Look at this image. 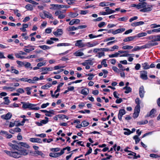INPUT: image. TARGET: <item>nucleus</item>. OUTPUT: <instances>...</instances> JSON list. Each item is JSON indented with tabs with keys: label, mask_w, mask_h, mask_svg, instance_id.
I'll return each instance as SVG.
<instances>
[{
	"label": "nucleus",
	"mask_w": 160,
	"mask_h": 160,
	"mask_svg": "<svg viewBox=\"0 0 160 160\" xmlns=\"http://www.w3.org/2000/svg\"><path fill=\"white\" fill-rule=\"evenodd\" d=\"M153 5L148 4L146 2H140L138 3V9L142 12H149L152 10Z\"/></svg>",
	"instance_id": "f257e3e1"
},
{
	"label": "nucleus",
	"mask_w": 160,
	"mask_h": 160,
	"mask_svg": "<svg viewBox=\"0 0 160 160\" xmlns=\"http://www.w3.org/2000/svg\"><path fill=\"white\" fill-rule=\"evenodd\" d=\"M16 158H18L21 157L22 155L26 156L28 154V152L26 149L22 148L18 150L17 151H15Z\"/></svg>",
	"instance_id": "f03ea898"
},
{
	"label": "nucleus",
	"mask_w": 160,
	"mask_h": 160,
	"mask_svg": "<svg viewBox=\"0 0 160 160\" xmlns=\"http://www.w3.org/2000/svg\"><path fill=\"white\" fill-rule=\"evenodd\" d=\"M158 43L154 41L153 39L149 41L146 44L144 45L145 48H149L158 45Z\"/></svg>",
	"instance_id": "7ed1b4c3"
},
{
	"label": "nucleus",
	"mask_w": 160,
	"mask_h": 160,
	"mask_svg": "<svg viewBox=\"0 0 160 160\" xmlns=\"http://www.w3.org/2000/svg\"><path fill=\"white\" fill-rule=\"evenodd\" d=\"M25 48H23L24 51L27 53H29L30 52L35 49V46L28 45L25 46Z\"/></svg>",
	"instance_id": "20e7f679"
},
{
	"label": "nucleus",
	"mask_w": 160,
	"mask_h": 160,
	"mask_svg": "<svg viewBox=\"0 0 160 160\" xmlns=\"http://www.w3.org/2000/svg\"><path fill=\"white\" fill-rule=\"evenodd\" d=\"M41 72H45L41 73L42 75H44L48 73L47 72L51 71L53 70V67H43L40 69Z\"/></svg>",
	"instance_id": "39448f33"
},
{
	"label": "nucleus",
	"mask_w": 160,
	"mask_h": 160,
	"mask_svg": "<svg viewBox=\"0 0 160 160\" xmlns=\"http://www.w3.org/2000/svg\"><path fill=\"white\" fill-rule=\"evenodd\" d=\"M51 6L52 7V8H50V9H56V8H68L69 7L67 5H58V4H51Z\"/></svg>",
	"instance_id": "423d86ee"
},
{
	"label": "nucleus",
	"mask_w": 160,
	"mask_h": 160,
	"mask_svg": "<svg viewBox=\"0 0 160 160\" xmlns=\"http://www.w3.org/2000/svg\"><path fill=\"white\" fill-rule=\"evenodd\" d=\"M98 44V43L97 41L92 42H88L85 43V47L87 48H91L95 47Z\"/></svg>",
	"instance_id": "0eeeda50"
},
{
	"label": "nucleus",
	"mask_w": 160,
	"mask_h": 160,
	"mask_svg": "<svg viewBox=\"0 0 160 160\" xmlns=\"http://www.w3.org/2000/svg\"><path fill=\"white\" fill-rule=\"evenodd\" d=\"M140 77L143 80H147L148 79L147 72L146 71H141L140 72Z\"/></svg>",
	"instance_id": "6e6552de"
},
{
	"label": "nucleus",
	"mask_w": 160,
	"mask_h": 160,
	"mask_svg": "<svg viewBox=\"0 0 160 160\" xmlns=\"http://www.w3.org/2000/svg\"><path fill=\"white\" fill-rule=\"evenodd\" d=\"M75 46L80 48H84L85 47V43L82 42L81 40H78L76 41Z\"/></svg>",
	"instance_id": "1a4fd4ad"
},
{
	"label": "nucleus",
	"mask_w": 160,
	"mask_h": 160,
	"mask_svg": "<svg viewBox=\"0 0 160 160\" xmlns=\"http://www.w3.org/2000/svg\"><path fill=\"white\" fill-rule=\"evenodd\" d=\"M45 119L41 120L40 122H36L35 123L39 126H42L43 124H45L48 122V118L45 117Z\"/></svg>",
	"instance_id": "9d476101"
},
{
	"label": "nucleus",
	"mask_w": 160,
	"mask_h": 160,
	"mask_svg": "<svg viewBox=\"0 0 160 160\" xmlns=\"http://www.w3.org/2000/svg\"><path fill=\"white\" fill-rule=\"evenodd\" d=\"M125 111L124 109H121L119 110L118 114V118L120 121H122V117L123 115L125 114Z\"/></svg>",
	"instance_id": "9b49d317"
},
{
	"label": "nucleus",
	"mask_w": 160,
	"mask_h": 160,
	"mask_svg": "<svg viewBox=\"0 0 160 160\" xmlns=\"http://www.w3.org/2000/svg\"><path fill=\"white\" fill-rule=\"evenodd\" d=\"M4 152L8 155L16 158L15 151H10L7 150H4Z\"/></svg>",
	"instance_id": "f8f14e48"
},
{
	"label": "nucleus",
	"mask_w": 160,
	"mask_h": 160,
	"mask_svg": "<svg viewBox=\"0 0 160 160\" xmlns=\"http://www.w3.org/2000/svg\"><path fill=\"white\" fill-rule=\"evenodd\" d=\"M145 92L143 87L141 86L140 87L139 89V95L141 98H142L144 97Z\"/></svg>",
	"instance_id": "ddd939ff"
},
{
	"label": "nucleus",
	"mask_w": 160,
	"mask_h": 160,
	"mask_svg": "<svg viewBox=\"0 0 160 160\" xmlns=\"http://www.w3.org/2000/svg\"><path fill=\"white\" fill-rule=\"evenodd\" d=\"M156 110L155 109H152L149 113H148L146 116L147 117H150L151 118H153L155 116V112Z\"/></svg>",
	"instance_id": "4468645a"
},
{
	"label": "nucleus",
	"mask_w": 160,
	"mask_h": 160,
	"mask_svg": "<svg viewBox=\"0 0 160 160\" xmlns=\"http://www.w3.org/2000/svg\"><path fill=\"white\" fill-rule=\"evenodd\" d=\"M12 116V114L10 112H8L6 115H2L1 116V117L2 119L5 120H9L10 119Z\"/></svg>",
	"instance_id": "2eb2a0df"
},
{
	"label": "nucleus",
	"mask_w": 160,
	"mask_h": 160,
	"mask_svg": "<svg viewBox=\"0 0 160 160\" xmlns=\"http://www.w3.org/2000/svg\"><path fill=\"white\" fill-rule=\"evenodd\" d=\"M137 37V36L128 37L124 39L123 41L124 42H130L133 40Z\"/></svg>",
	"instance_id": "dca6fc26"
},
{
	"label": "nucleus",
	"mask_w": 160,
	"mask_h": 160,
	"mask_svg": "<svg viewBox=\"0 0 160 160\" xmlns=\"http://www.w3.org/2000/svg\"><path fill=\"white\" fill-rule=\"evenodd\" d=\"M53 34L56 36H60L62 34V30L61 29H58L56 31L53 32Z\"/></svg>",
	"instance_id": "f3484780"
},
{
	"label": "nucleus",
	"mask_w": 160,
	"mask_h": 160,
	"mask_svg": "<svg viewBox=\"0 0 160 160\" xmlns=\"http://www.w3.org/2000/svg\"><path fill=\"white\" fill-rule=\"evenodd\" d=\"M43 14L45 16V18L46 17L48 18H51L52 20L54 19L52 17V14L46 11H43Z\"/></svg>",
	"instance_id": "a211bd4d"
},
{
	"label": "nucleus",
	"mask_w": 160,
	"mask_h": 160,
	"mask_svg": "<svg viewBox=\"0 0 160 160\" xmlns=\"http://www.w3.org/2000/svg\"><path fill=\"white\" fill-rule=\"evenodd\" d=\"M125 30V28H121L117 29L115 31H113L112 32V34L114 35L116 34H117L122 32H124Z\"/></svg>",
	"instance_id": "6ab92c4d"
},
{
	"label": "nucleus",
	"mask_w": 160,
	"mask_h": 160,
	"mask_svg": "<svg viewBox=\"0 0 160 160\" xmlns=\"http://www.w3.org/2000/svg\"><path fill=\"white\" fill-rule=\"evenodd\" d=\"M30 141L33 142H37L41 143L42 142L41 139L37 138H31L30 139Z\"/></svg>",
	"instance_id": "aec40b11"
},
{
	"label": "nucleus",
	"mask_w": 160,
	"mask_h": 160,
	"mask_svg": "<svg viewBox=\"0 0 160 160\" xmlns=\"http://www.w3.org/2000/svg\"><path fill=\"white\" fill-rule=\"evenodd\" d=\"M61 152H59L51 153L49 154V156L51 157L57 158L62 155Z\"/></svg>",
	"instance_id": "412c9836"
},
{
	"label": "nucleus",
	"mask_w": 160,
	"mask_h": 160,
	"mask_svg": "<svg viewBox=\"0 0 160 160\" xmlns=\"http://www.w3.org/2000/svg\"><path fill=\"white\" fill-rule=\"evenodd\" d=\"M144 23V22L143 21L135 22L131 24V26L133 27H137V26L143 25Z\"/></svg>",
	"instance_id": "4be33fe9"
},
{
	"label": "nucleus",
	"mask_w": 160,
	"mask_h": 160,
	"mask_svg": "<svg viewBox=\"0 0 160 160\" xmlns=\"http://www.w3.org/2000/svg\"><path fill=\"white\" fill-rule=\"evenodd\" d=\"M73 55L76 57H80L84 55V53L80 50H78L73 53Z\"/></svg>",
	"instance_id": "5701e85b"
},
{
	"label": "nucleus",
	"mask_w": 160,
	"mask_h": 160,
	"mask_svg": "<svg viewBox=\"0 0 160 160\" xmlns=\"http://www.w3.org/2000/svg\"><path fill=\"white\" fill-rule=\"evenodd\" d=\"M37 104H32L30 103V104L29 105V109L30 110H39L40 109V108L39 107H35L36 106Z\"/></svg>",
	"instance_id": "b1692460"
},
{
	"label": "nucleus",
	"mask_w": 160,
	"mask_h": 160,
	"mask_svg": "<svg viewBox=\"0 0 160 160\" xmlns=\"http://www.w3.org/2000/svg\"><path fill=\"white\" fill-rule=\"evenodd\" d=\"M104 8L106 9L105 11L107 13V15L113 13L115 12V11L112 10L110 9L108 7H106Z\"/></svg>",
	"instance_id": "393cba45"
},
{
	"label": "nucleus",
	"mask_w": 160,
	"mask_h": 160,
	"mask_svg": "<svg viewBox=\"0 0 160 160\" xmlns=\"http://www.w3.org/2000/svg\"><path fill=\"white\" fill-rule=\"evenodd\" d=\"M8 145L12 148L15 150L14 151H17L18 150H19V147L18 145H16L13 144L11 143H8Z\"/></svg>",
	"instance_id": "a878e982"
},
{
	"label": "nucleus",
	"mask_w": 160,
	"mask_h": 160,
	"mask_svg": "<svg viewBox=\"0 0 160 160\" xmlns=\"http://www.w3.org/2000/svg\"><path fill=\"white\" fill-rule=\"evenodd\" d=\"M89 93V89L87 88H85L82 89L80 93L83 95H87Z\"/></svg>",
	"instance_id": "bb28decb"
},
{
	"label": "nucleus",
	"mask_w": 160,
	"mask_h": 160,
	"mask_svg": "<svg viewBox=\"0 0 160 160\" xmlns=\"http://www.w3.org/2000/svg\"><path fill=\"white\" fill-rule=\"evenodd\" d=\"M145 49V47L144 45H143L141 47H139L138 46L135 47L133 49H132V52H134L135 51H137L138 50L142 49Z\"/></svg>",
	"instance_id": "cd10ccee"
},
{
	"label": "nucleus",
	"mask_w": 160,
	"mask_h": 160,
	"mask_svg": "<svg viewBox=\"0 0 160 160\" xmlns=\"http://www.w3.org/2000/svg\"><path fill=\"white\" fill-rule=\"evenodd\" d=\"M128 16H125L123 17L119 18L118 19V21H123L126 22L128 19Z\"/></svg>",
	"instance_id": "c85d7f7f"
},
{
	"label": "nucleus",
	"mask_w": 160,
	"mask_h": 160,
	"mask_svg": "<svg viewBox=\"0 0 160 160\" xmlns=\"http://www.w3.org/2000/svg\"><path fill=\"white\" fill-rule=\"evenodd\" d=\"M22 108L24 109L28 108L29 109L30 103L29 102H22Z\"/></svg>",
	"instance_id": "c756f323"
},
{
	"label": "nucleus",
	"mask_w": 160,
	"mask_h": 160,
	"mask_svg": "<svg viewBox=\"0 0 160 160\" xmlns=\"http://www.w3.org/2000/svg\"><path fill=\"white\" fill-rule=\"evenodd\" d=\"M123 89H125L124 92L126 93H128L132 91V88L129 87L125 86L123 88Z\"/></svg>",
	"instance_id": "7c9ffc66"
},
{
	"label": "nucleus",
	"mask_w": 160,
	"mask_h": 160,
	"mask_svg": "<svg viewBox=\"0 0 160 160\" xmlns=\"http://www.w3.org/2000/svg\"><path fill=\"white\" fill-rule=\"evenodd\" d=\"M142 66L144 69H148L150 68L149 65L147 62L142 63Z\"/></svg>",
	"instance_id": "2f4dec72"
},
{
	"label": "nucleus",
	"mask_w": 160,
	"mask_h": 160,
	"mask_svg": "<svg viewBox=\"0 0 160 160\" xmlns=\"http://www.w3.org/2000/svg\"><path fill=\"white\" fill-rule=\"evenodd\" d=\"M71 45V44L68 43H62L58 44L57 46L58 47L61 46H68Z\"/></svg>",
	"instance_id": "473e14b6"
},
{
	"label": "nucleus",
	"mask_w": 160,
	"mask_h": 160,
	"mask_svg": "<svg viewBox=\"0 0 160 160\" xmlns=\"http://www.w3.org/2000/svg\"><path fill=\"white\" fill-rule=\"evenodd\" d=\"M25 8L27 9L28 10L32 11L33 10V6L29 4H28L25 6Z\"/></svg>",
	"instance_id": "72a5a7b5"
},
{
	"label": "nucleus",
	"mask_w": 160,
	"mask_h": 160,
	"mask_svg": "<svg viewBox=\"0 0 160 160\" xmlns=\"http://www.w3.org/2000/svg\"><path fill=\"white\" fill-rule=\"evenodd\" d=\"M20 55V54L18 53H15V55L17 58H19L22 59H27V58H26L27 57H25L23 56H21Z\"/></svg>",
	"instance_id": "f704fd0d"
},
{
	"label": "nucleus",
	"mask_w": 160,
	"mask_h": 160,
	"mask_svg": "<svg viewBox=\"0 0 160 160\" xmlns=\"http://www.w3.org/2000/svg\"><path fill=\"white\" fill-rule=\"evenodd\" d=\"M130 153L128 154V155L130 156H131L132 157H129L128 158H132L133 159H136V157H135L136 155V153L135 152H132L131 151V152H129Z\"/></svg>",
	"instance_id": "c9c22d12"
},
{
	"label": "nucleus",
	"mask_w": 160,
	"mask_h": 160,
	"mask_svg": "<svg viewBox=\"0 0 160 160\" xmlns=\"http://www.w3.org/2000/svg\"><path fill=\"white\" fill-rule=\"evenodd\" d=\"M63 84H64V83L62 82V83H60L58 85V86H57V89L54 92L55 94H56L57 92H60V87H62L63 85Z\"/></svg>",
	"instance_id": "e433bc0d"
},
{
	"label": "nucleus",
	"mask_w": 160,
	"mask_h": 160,
	"mask_svg": "<svg viewBox=\"0 0 160 160\" xmlns=\"http://www.w3.org/2000/svg\"><path fill=\"white\" fill-rule=\"evenodd\" d=\"M67 30L68 31H75L78 30L77 27H75L74 26L69 27L67 28Z\"/></svg>",
	"instance_id": "4c0bfd02"
},
{
	"label": "nucleus",
	"mask_w": 160,
	"mask_h": 160,
	"mask_svg": "<svg viewBox=\"0 0 160 160\" xmlns=\"http://www.w3.org/2000/svg\"><path fill=\"white\" fill-rule=\"evenodd\" d=\"M2 89L4 90H8L10 91H12L15 89L13 87H8L6 86L3 87Z\"/></svg>",
	"instance_id": "58836bf2"
},
{
	"label": "nucleus",
	"mask_w": 160,
	"mask_h": 160,
	"mask_svg": "<svg viewBox=\"0 0 160 160\" xmlns=\"http://www.w3.org/2000/svg\"><path fill=\"white\" fill-rule=\"evenodd\" d=\"M89 124V123L88 122L85 120L82 122L80 125V126L81 127H84L87 126Z\"/></svg>",
	"instance_id": "ea45409f"
},
{
	"label": "nucleus",
	"mask_w": 160,
	"mask_h": 160,
	"mask_svg": "<svg viewBox=\"0 0 160 160\" xmlns=\"http://www.w3.org/2000/svg\"><path fill=\"white\" fill-rule=\"evenodd\" d=\"M46 62H47L46 60H44V61H43V62H40L38 63L37 64V66L39 68V67H41L42 66H45L46 65Z\"/></svg>",
	"instance_id": "a19ab883"
},
{
	"label": "nucleus",
	"mask_w": 160,
	"mask_h": 160,
	"mask_svg": "<svg viewBox=\"0 0 160 160\" xmlns=\"http://www.w3.org/2000/svg\"><path fill=\"white\" fill-rule=\"evenodd\" d=\"M78 14L77 12H70L69 14V17L71 18H75L78 15Z\"/></svg>",
	"instance_id": "79ce46f5"
},
{
	"label": "nucleus",
	"mask_w": 160,
	"mask_h": 160,
	"mask_svg": "<svg viewBox=\"0 0 160 160\" xmlns=\"http://www.w3.org/2000/svg\"><path fill=\"white\" fill-rule=\"evenodd\" d=\"M39 47L44 50L49 49L50 48L49 47L46 45H40L39 46Z\"/></svg>",
	"instance_id": "37998d69"
},
{
	"label": "nucleus",
	"mask_w": 160,
	"mask_h": 160,
	"mask_svg": "<svg viewBox=\"0 0 160 160\" xmlns=\"http://www.w3.org/2000/svg\"><path fill=\"white\" fill-rule=\"evenodd\" d=\"M19 144H20L23 147L25 148H29V145L28 144L26 143L19 142Z\"/></svg>",
	"instance_id": "c03bdc74"
},
{
	"label": "nucleus",
	"mask_w": 160,
	"mask_h": 160,
	"mask_svg": "<svg viewBox=\"0 0 160 160\" xmlns=\"http://www.w3.org/2000/svg\"><path fill=\"white\" fill-rule=\"evenodd\" d=\"M133 47V46H131L125 45L123 46L122 48L124 50H129L132 48Z\"/></svg>",
	"instance_id": "a18cd8bd"
},
{
	"label": "nucleus",
	"mask_w": 160,
	"mask_h": 160,
	"mask_svg": "<svg viewBox=\"0 0 160 160\" xmlns=\"http://www.w3.org/2000/svg\"><path fill=\"white\" fill-rule=\"evenodd\" d=\"M52 85L50 83H48L47 84H46L45 85L42 86L41 88L42 89H47L48 88L50 87H51Z\"/></svg>",
	"instance_id": "49530a36"
},
{
	"label": "nucleus",
	"mask_w": 160,
	"mask_h": 160,
	"mask_svg": "<svg viewBox=\"0 0 160 160\" xmlns=\"http://www.w3.org/2000/svg\"><path fill=\"white\" fill-rule=\"evenodd\" d=\"M147 35V33L145 32H142L138 33L137 35V37L139 38L145 36Z\"/></svg>",
	"instance_id": "de8ad7c7"
},
{
	"label": "nucleus",
	"mask_w": 160,
	"mask_h": 160,
	"mask_svg": "<svg viewBox=\"0 0 160 160\" xmlns=\"http://www.w3.org/2000/svg\"><path fill=\"white\" fill-rule=\"evenodd\" d=\"M64 67H65L63 66L60 65H57V66H54L53 68V70H58V69H60L63 68H64Z\"/></svg>",
	"instance_id": "09e8293b"
},
{
	"label": "nucleus",
	"mask_w": 160,
	"mask_h": 160,
	"mask_svg": "<svg viewBox=\"0 0 160 160\" xmlns=\"http://www.w3.org/2000/svg\"><path fill=\"white\" fill-rule=\"evenodd\" d=\"M119 55V53L116 52L113 54L109 55H108L109 58H112L114 57H117Z\"/></svg>",
	"instance_id": "8fccbe9b"
},
{
	"label": "nucleus",
	"mask_w": 160,
	"mask_h": 160,
	"mask_svg": "<svg viewBox=\"0 0 160 160\" xmlns=\"http://www.w3.org/2000/svg\"><path fill=\"white\" fill-rule=\"evenodd\" d=\"M33 154H38V155H39L41 156L42 157H43L44 156V154L43 153L40 151H38V150H37L36 151L33 153Z\"/></svg>",
	"instance_id": "3c124183"
},
{
	"label": "nucleus",
	"mask_w": 160,
	"mask_h": 160,
	"mask_svg": "<svg viewBox=\"0 0 160 160\" xmlns=\"http://www.w3.org/2000/svg\"><path fill=\"white\" fill-rule=\"evenodd\" d=\"M154 41L155 42L157 41H160V35H158L154 36Z\"/></svg>",
	"instance_id": "603ef678"
},
{
	"label": "nucleus",
	"mask_w": 160,
	"mask_h": 160,
	"mask_svg": "<svg viewBox=\"0 0 160 160\" xmlns=\"http://www.w3.org/2000/svg\"><path fill=\"white\" fill-rule=\"evenodd\" d=\"M66 149L68 151H70L71 150L70 147L68 146L65 148H63V149L61 151V153L62 154H63L64 153V151Z\"/></svg>",
	"instance_id": "864d4df0"
},
{
	"label": "nucleus",
	"mask_w": 160,
	"mask_h": 160,
	"mask_svg": "<svg viewBox=\"0 0 160 160\" xmlns=\"http://www.w3.org/2000/svg\"><path fill=\"white\" fill-rule=\"evenodd\" d=\"M133 139L135 140V143L136 144H137L138 143L140 140V139L138 137V136L137 135H135L133 137Z\"/></svg>",
	"instance_id": "5fc2aeb1"
},
{
	"label": "nucleus",
	"mask_w": 160,
	"mask_h": 160,
	"mask_svg": "<svg viewBox=\"0 0 160 160\" xmlns=\"http://www.w3.org/2000/svg\"><path fill=\"white\" fill-rule=\"evenodd\" d=\"M106 59H103L101 62V64L104 67H106L108 66V64L106 63Z\"/></svg>",
	"instance_id": "6e6d98bb"
},
{
	"label": "nucleus",
	"mask_w": 160,
	"mask_h": 160,
	"mask_svg": "<svg viewBox=\"0 0 160 160\" xmlns=\"http://www.w3.org/2000/svg\"><path fill=\"white\" fill-rule=\"evenodd\" d=\"M86 75L89 76L88 78V79L90 80H92L94 76V75L92 73H89L86 74Z\"/></svg>",
	"instance_id": "4d7b16f0"
},
{
	"label": "nucleus",
	"mask_w": 160,
	"mask_h": 160,
	"mask_svg": "<svg viewBox=\"0 0 160 160\" xmlns=\"http://www.w3.org/2000/svg\"><path fill=\"white\" fill-rule=\"evenodd\" d=\"M149 156L150 157L152 158H160V155L155 154H151Z\"/></svg>",
	"instance_id": "13d9d810"
},
{
	"label": "nucleus",
	"mask_w": 160,
	"mask_h": 160,
	"mask_svg": "<svg viewBox=\"0 0 160 160\" xmlns=\"http://www.w3.org/2000/svg\"><path fill=\"white\" fill-rule=\"evenodd\" d=\"M151 28H154L160 27V25H157L156 23L151 24L150 25Z\"/></svg>",
	"instance_id": "bf43d9fd"
},
{
	"label": "nucleus",
	"mask_w": 160,
	"mask_h": 160,
	"mask_svg": "<svg viewBox=\"0 0 160 160\" xmlns=\"http://www.w3.org/2000/svg\"><path fill=\"white\" fill-rule=\"evenodd\" d=\"M104 52H101L98 53V54L96 55V57L100 58L103 56H104Z\"/></svg>",
	"instance_id": "052dcab7"
},
{
	"label": "nucleus",
	"mask_w": 160,
	"mask_h": 160,
	"mask_svg": "<svg viewBox=\"0 0 160 160\" xmlns=\"http://www.w3.org/2000/svg\"><path fill=\"white\" fill-rule=\"evenodd\" d=\"M105 3L104 2H101L99 3V5L102 7H104L107 6L108 5V4H107V3Z\"/></svg>",
	"instance_id": "680f3d73"
},
{
	"label": "nucleus",
	"mask_w": 160,
	"mask_h": 160,
	"mask_svg": "<svg viewBox=\"0 0 160 160\" xmlns=\"http://www.w3.org/2000/svg\"><path fill=\"white\" fill-rule=\"evenodd\" d=\"M148 121L147 120H146L144 121H141L139 122H138V123L139 125H141L143 124H145L148 123Z\"/></svg>",
	"instance_id": "e2e57ef3"
},
{
	"label": "nucleus",
	"mask_w": 160,
	"mask_h": 160,
	"mask_svg": "<svg viewBox=\"0 0 160 160\" xmlns=\"http://www.w3.org/2000/svg\"><path fill=\"white\" fill-rule=\"evenodd\" d=\"M4 103L6 104H8L10 102V100L8 99V97H5L4 98Z\"/></svg>",
	"instance_id": "0e129e2a"
},
{
	"label": "nucleus",
	"mask_w": 160,
	"mask_h": 160,
	"mask_svg": "<svg viewBox=\"0 0 160 160\" xmlns=\"http://www.w3.org/2000/svg\"><path fill=\"white\" fill-rule=\"evenodd\" d=\"M58 116L59 117V118H66L67 119H68V117L66 115L63 114H59L58 115Z\"/></svg>",
	"instance_id": "69168bd1"
},
{
	"label": "nucleus",
	"mask_w": 160,
	"mask_h": 160,
	"mask_svg": "<svg viewBox=\"0 0 160 160\" xmlns=\"http://www.w3.org/2000/svg\"><path fill=\"white\" fill-rule=\"evenodd\" d=\"M26 2H28L33 4L38 5V3L32 0H25Z\"/></svg>",
	"instance_id": "338daca9"
},
{
	"label": "nucleus",
	"mask_w": 160,
	"mask_h": 160,
	"mask_svg": "<svg viewBox=\"0 0 160 160\" xmlns=\"http://www.w3.org/2000/svg\"><path fill=\"white\" fill-rule=\"evenodd\" d=\"M140 106L136 105V106L135 109H134V111L136 112H140Z\"/></svg>",
	"instance_id": "774afa93"
}]
</instances>
